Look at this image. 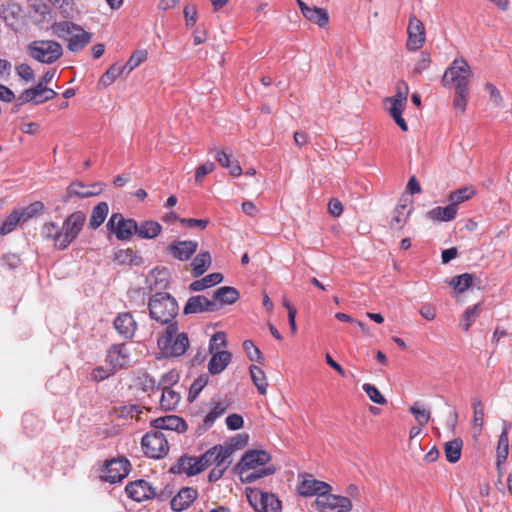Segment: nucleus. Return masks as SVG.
I'll list each match as a JSON object with an SVG mask.
<instances>
[{
    "label": "nucleus",
    "mask_w": 512,
    "mask_h": 512,
    "mask_svg": "<svg viewBox=\"0 0 512 512\" xmlns=\"http://www.w3.org/2000/svg\"><path fill=\"white\" fill-rule=\"evenodd\" d=\"M227 345L226 334L222 331L216 332L210 339L209 350L210 353L214 351H219L221 347H225Z\"/></svg>",
    "instance_id": "bf43d9fd"
},
{
    "label": "nucleus",
    "mask_w": 512,
    "mask_h": 512,
    "mask_svg": "<svg viewBox=\"0 0 512 512\" xmlns=\"http://www.w3.org/2000/svg\"><path fill=\"white\" fill-rule=\"evenodd\" d=\"M473 76V72L464 58L455 59L446 69L442 84L444 87L454 85L455 89H469V83Z\"/></svg>",
    "instance_id": "39448f33"
},
{
    "label": "nucleus",
    "mask_w": 512,
    "mask_h": 512,
    "mask_svg": "<svg viewBox=\"0 0 512 512\" xmlns=\"http://www.w3.org/2000/svg\"><path fill=\"white\" fill-rule=\"evenodd\" d=\"M225 422H226L228 429H230V430L241 429L244 424V420H243L242 416L239 414H236V413L228 415L226 417Z\"/></svg>",
    "instance_id": "338daca9"
},
{
    "label": "nucleus",
    "mask_w": 512,
    "mask_h": 512,
    "mask_svg": "<svg viewBox=\"0 0 512 512\" xmlns=\"http://www.w3.org/2000/svg\"><path fill=\"white\" fill-rule=\"evenodd\" d=\"M211 261V255L208 251L200 252L191 263L193 276L203 275L210 267Z\"/></svg>",
    "instance_id": "f704fd0d"
},
{
    "label": "nucleus",
    "mask_w": 512,
    "mask_h": 512,
    "mask_svg": "<svg viewBox=\"0 0 512 512\" xmlns=\"http://www.w3.org/2000/svg\"><path fill=\"white\" fill-rule=\"evenodd\" d=\"M23 221V217L20 213V210H14L10 213L7 218L3 221L0 226V235L4 236L12 232L16 226Z\"/></svg>",
    "instance_id": "49530a36"
},
{
    "label": "nucleus",
    "mask_w": 512,
    "mask_h": 512,
    "mask_svg": "<svg viewBox=\"0 0 512 512\" xmlns=\"http://www.w3.org/2000/svg\"><path fill=\"white\" fill-rule=\"evenodd\" d=\"M44 204L40 201H35L20 211L23 221H27L44 211Z\"/></svg>",
    "instance_id": "4d7b16f0"
},
{
    "label": "nucleus",
    "mask_w": 512,
    "mask_h": 512,
    "mask_svg": "<svg viewBox=\"0 0 512 512\" xmlns=\"http://www.w3.org/2000/svg\"><path fill=\"white\" fill-rule=\"evenodd\" d=\"M104 187L105 184L102 182L86 185L82 181H74L66 188V194L63 196L62 201L67 203L73 197L84 199L97 196L103 192Z\"/></svg>",
    "instance_id": "9b49d317"
},
{
    "label": "nucleus",
    "mask_w": 512,
    "mask_h": 512,
    "mask_svg": "<svg viewBox=\"0 0 512 512\" xmlns=\"http://www.w3.org/2000/svg\"><path fill=\"white\" fill-rule=\"evenodd\" d=\"M27 51L31 58L44 64L56 62L63 54L62 46L53 40H35L28 45Z\"/></svg>",
    "instance_id": "0eeeda50"
},
{
    "label": "nucleus",
    "mask_w": 512,
    "mask_h": 512,
    "mask_svg": "<svg viewBox=\"0 0 512 512\" xmlns=\"http://www.w3.org/2000/svg\"><path fill=\"white\" fill-rule=\"evenodd\" d=\"M408 93V84L404 80H399L396 84V94L392 97H388V100H393L398 102L399 105L402 104L406 106Z\"/></svg>",
    "instance_id": "603ef678"
},
{
    "label": "nucleus",
    "mask_w": 512,
    "mask_h": 512,
    "mask_svg": "<svg viewBox=\"0 0 512 512\" xmlns=\"http://www.w3.org/2000/svg\"><path fill=\"white\" fill-rule=\"evenodd\" d=\"M314 503L319 512H349L352 509V502L348 497L337 496L330 492L319 495Z\"/></svg>",
    "instance_id": "9d476101"
},
{
    "label": "nucleus",
    "mask_w": 512,
    "mask_h": 512,
    "mask_svg": "<svg viewBox=\"0 0 512 512\" xmlns=\"http://www.w3.org/2000/svg\"><path fill=\"white\" fill-rule=\"evenodd\" d=\"M469 96V89H455L453 106L460 112H465Z\"/></svg>",
    "instance_id": "5fc2aeb1"
},
{
    "label": "nucleus",
    "mask_w": 512,
    "mask_h": 512,
    "mask_svg": "<svg viewBox=\"0 0 512 512\" xmlns=\"http://www.w3.org/2000/svg\"><path fill=\"white\" fill-rule=\"evenodd\" d=\"M51 28L59 38L68 40L67 48L71 52L81 51L92 40L91 33L69 21L55 22Z\"/></svg>",
    "instance_id": "20e7f679"
},
{
    "label": "nucleus",
    "mask_w": 512,
    "mask_h": 512,
    "mask_svg": "<svg viewBox=\"0 0 512 512\" xmlns=\"http://www.w3.org/2000/svg\"><path fill=\"white\" fill-rule=\"evenodd\" d=\"M147 57L148 52L144 49L134 51L128 61L122 65V67L125 68L126 75L142 64Z\"/></svg>",
    "instance_id": "8fccbe9b"
},
{
    "label": "nucleus",
    "mask_w": 512,
    "mask_h": 512,
    "mask_svg": "<svg viewBox=\"0 0 512 512\" xmlns=\"http://www.w3.org/2000/svg\"><path fill=\"white\" fill-rule=\"evenodd\" d=\"M219 310V305L215 300L208 299L204 295H197L190 297L183 309L185 315L197 314L203 312H214Z\"/></svg>",
    "instance_id": "a211bd4d"
},
{
    "label": "nucleus",
    "mask_w": 512,
    "mask_h": 512,
    "mask_svg": "<svg viewBox=\"0 0 512 512\" xmlns=\"http://www.w3.org/2000/svg\"><path fill=\"white\" fill-rule=\"evenodd\" d=\"M198 492L192 487L182 488L177 495H175L171 502V509L176 512H181L187 509L197 498Z\"/></svg>",
    "instance_id": "b1692460"
},
{
    "label": "nucleus",
    "mask_w": 512,
    "mask_h": 512,
    "mask_svg": "<svg viewBox=\"0 0 512 512\" xmlns=\"http://www.w3.org/2000/svg\"><path fill=\"white\" fill-rule=\"evenodd\" d=\"M246 497L256 512H281V502L273 493L258 488H246Z\"/></svg>",
    "instance_id": "6e6552de"
},
{
    "label": "nucleus",
    "mask_w": 512,
    "mask_h": 512,
    "mask_svg": "<svg viewBox=\"0 0 512 512\" xmlns=\"http://www.w3.org/2000/svg\"><path fill=\"white\" fill-rule=\"evenodd\" d=\"M151 425L156 429H164L183 433L187 430L185 420L176 415H167L151 421Z\"/></svg>",
    "instance_id": "5701e85b"
},
{
    "label": "nucleus",
    "mask_w": 512,
    "mask_h": 512,
    "mask_svg": "<svg viewBox=\"0 0 512 512\" xmlns=\"http://www.w3.org/2000/svg\"><path fill=\"white\" fill-rule=\"evenodd\" d=\"M126 74L125 68L122 65L113 64L107 71L101 76L99 84L104 87L110 86L120 75Z\"/></svg>",
    "instance_id": "a18cd8bd"
},
{
    "label": "nucleus",
    "mask_w": 512,
    "mask_h": 512,
    "mask_svg": "<svg viewBox=\"0 0 512 512\" xmlns=\"http://www.w3.org/2000/svg\"><path fill=\"white\" fill-rule=\"evenodd\" d=\"M214 407L211 411L205 416L203 420V425L205 428H210L214 424L215 420L221 417L227 410V405L223 404L220 399L212 401Z\"/></svg>",
    "instance_id": "37998d69"
},
{
    "label": "nucleus",
    "mask_w": 512,
    "mask_h": 512,
    "mask_svg": "<svg viewBox=\"0 0 512 512\" xmlns=\"http://www.w3.org/2000/svg\"><path fill=\"white\" fill-rule=\"evenodd\" d=\"M180 401V394L171 388H163L160 397V406L165 411H171L176 408Z\"/></svg>",
    "instance_id": "e433bc0d"
},
{
    "label": "nucleus",
    "mask_w": 512,
    "mask_h": 512,
    "mask_svg": "<svg viewBox=\"0 0 512 512\" xmlns=\"http://www.w3.org/2000/svg\"><path fill=\"white\" fill-rule=\"evenodd\" d=\"M130 471V462L126 458L111 459L106 462L101 478L111 484L121 482Z\"/></svg>",
    "instance_id": "f8f14e48"
},
{
    "label": "nucleus",
    "mask_w": 512,
    "mask_h": 512,
    "mask_svg": "<svg viewBox=\"0 0 512 512\" xmlns=\"http://www.w3.org/2000/svg\"><path fill=\"white\" fill-rule=\"evenodd\" d=\"M113 325L120 337L125 340L133 339L137 329V323L130 313L124 312L119 314L114 319Z\"/></svg>",
    "instance_id": "412c9836"
},
{
    "label": "nucleus",
    "mask_w": 512,
    "mask_h": 512,
    "mask_svg": "<svg viewBox=\"0 0 512 512\" xmlns=\"http://www.w3.org/2000/svg\"><path fill=\"white\" fill-rule=\"evenodd\" d=\"M125 492L129 498L136 502L153 499L156 495L155 488L144 479L128 483L125 487Z\"/></svg>",
    "instance_id": "2eb2a0df"
},
{
    "label": "nucleus",
    "mask_w": 512,
    "mask_h": 512,
    "mask_svg": "<svg viewBox=\"0 0 512 512\" xmlns=\"http://www.w3.org/2000/svg\"><path fill=\"white\" fill-rule=\"evenodd\" d=\"M248 441V435L247 434H239L235 437H233L229 444L224 445L225 447H230L232 449V454L236 449L243 448Z\"/></svg>",
    "instance_id": "774afa93"
},
{
    "label": "nucleus",
    "mask_w": 512,
    "mask_h": 512,
    "mask_svg": "<svg viewBox=\"0 0 512 512\" xmlns=\"http://www.w3.org/2000/svg\"><path fill=\"white\" fill-rule=\"evenodd\" d=\"M362 389L365 391V393L372 402L379 405H384L387 403L386 398L381 394V392L376 386L369 383H365L363 384Z\"/></svg>",
    "instance_id": "864d4df0"
},
{
    "label": "nucleus",
    "mask_w": 512,
    "mask_h": 512,
    "mask_svg": "<svg viewBox=\"0 0 512 512\" xmlns=\"http://www.w3.org/2000/svg\"><path fill=\"white\" fill-rule=\"evenodd\" d=\"M215 169V164L211 161H207L201 164L195 172V181L201 182L202 179Z\"/></svg>",
    "instance_id": "e2e57ef3"
},
{
    "label": "nucleus",
    "mask_w": 512,
    "mask_h": 512,
    "mask_svg": "<svg viewBox=\"0 0 512 512\" xmlns=\"http://www.w3.org/2000/svg\"><path fill=\"white\" fill-rule=\"evenodd\" d=\"M411 211V205L399 203L394 210V216L391 222V227L402 228L403 224L407 221Z\"/></svg>",
    "instance_id": "79ce46f5"
},
{
    "label": "nucleus",
    "mask_w": 512,
    "mask_h": 512,
    "mask_svg": "<svg viewBox=\"0 0 512 512\" xmlns=\"http://www.w3.org/2000/svg\"><path fill=\"white\" fill-rule=\"evenodd\" d=\"M409 411L420 426L426 425L430 420V411L421 402H415L409 407Z\"/></svg>",
    "instance_id": "de8ad7c7"
},
{
    "label": "nucleus",
    "mask_w": 512,
    "mask_h": 512,
    "mask_svg": "<svg viewBox=\"0 0 512 512\" xmlns=\"http://www.w3.org/2000/svg\"><path fill=\"white\" fill-rule=\"evenodd\" d=\"M251 380L253 384L256 386L259 394L265 395L267 393L268 382L265 375V372L256 365H251L249 367Z\"/></svg>",
    "instance_id": "4c0bfd02"
},
{
    "label": "nucleus",
    "mask_w": 512,
    "mask_h": 512,
    "mask_svg": "<svg viewBox=\"0 0 512 512\" xmlns=\"http://www.w3.org/2000/svg\"><path fill=\"white\" fill-rule=\"evenodd\" d=\"M85 222V213L75 211L64 219L62 226L52 221L44 223L40 234L44 240L52 242L54 249L63 251L77 239Z\"/></svg>",
    "instance_id": "f257e3e1"
},
{
    "label": "nucleus",
    "mask_w": 512,
    "mask_h": 512,
    "mask_svg": "<svg viewBox=\"0 0 512 512\" xmlns=\"http://www.w3.org/2000/svg\"><path fill=\"white\" fill-rule=\"evenodd\" d=\"M384 103L386 105V109L389 112L390 116L393 118L395 123L400 127L402 131L408 130V125L404 118L402 117V113L405 109V105H402L393 100H388V97L385 98Z\"/></svg>",
    "instance_id": "2f4dec72"
},
{
    "label": "nucleus",
    "mask_w": 512,
    "mask_h": 512,
    "mask_svg": "<svg viewBox=\"0 0 512 512\" xmlns=\"http://www.w3.org/2000/svg\"><path fill=\"white\" fill-rule=\"evenodd\" d=\"M146 456L154 459L165 457L169 451L168 440L159 430L147 432L141 440Z\"/></svg>",
    "instance_id": "1a4fd4ad"
},
{
    "label": "nucleus",
    "mask_w": 512,
    "mask_h": 512,
    "mask_svg": "<svg viewBox=\"0 0 512 512\" xmlns=\"http://www.w3.org/2000/svg\"><path fill=\"white\" fill-rule=\"evenodd\" d=\"M476 191L471 186H464L452 191L448 196L450 204H454L455 208L462 202H465L475 195Z\"/></svg>",
    "instance_id": "ea45409f"
},
{
    "label": "nucleus",
    "mask_w": 512,
    "mask_h": 512,
    "mask_svg": "<svg viewBox=\"0 0 512 512\" xmlns=\"http://www.w3.org/2000/svg\"><path fill=\"white\" fill-rule=\"evenodd\" d=\"M509 429L508 427H504L498 440L497 446V465L504 463L507 460L509 454V439H508Z\"/></svg>",
    "instance_id": "a19ab883"
},
{
    "label": "nucleus",
    "mask_w": 512,
    "mask_h": 512,
    "mask_svg": "<svg viewBox=\"0 0 512 512\" xmlns=\"http://www.w3.org/2000/svg\"><path fill=\"white\" fill-rule=\"evenodd\" d=\"M205 470L202 460L199 457L183 455L177 462L170 468L174 474H186L187 476H194Z\"/></svg>",
    "instance_id": "f3484780"
},
{
    "label": "nucleus",
    "mask_w": 512,
    "mask_h": 512,
    "mask_svg": "<svg viewBox=\"0 0 512 512\" xmlns=\"http://www.w3.org/2000/svg\"><path fill=\"white\" fill-rule=\"evenodd\" d=\"M209 153L214 154L216 161L221 167L229 169L231 176L239 177L242 174V168L238 161H231V154H227L225 151L217 149L216 147L210 148Z\"/></svg>",
    "instance_id": "a878e982"
},
{
    "label": "nucleus",
    "mask_w": 512,
    "mask_h": 512,
    "mask_svg": "<svg viewBox=\"0 0 512 512\" xmlns=\"http://www.w3.org/2000/svg\"><path fill=\"white\" fill-rule=\"evenodd\" d=\"M128 358L129 352L125 344L112 345L107 351V362L116 372L127 364Z\"/></svg>",
    "instance_id": "4be33fe9"
},
{
    "label": "nucleus",
    "mask_w": 512,
    "mask_h": 512,
    "mask_svg": "<svg viewBox=\"0 0 512 512\" xmlns=\"http://www.w3.org/2000/svg\"><path fill=\"white\" fill-rule=\"evenodd\" d=\"M157 345L166 357H180L187 351L189 339L186 333L178 332V324L173 322L159 335Z\"/></svg>",
    "instance_id": "f03ea898"
},
{
    "label": "nucleus",
    "mask_w": 512,
    "mask_h": 512,
    "mask_svg": "<svg viewBox=\"0 0 512 512\" xmlns=\"http://www.w3.org/2000/svg\"><path fill=\"white\" fill-rule=\"evenodd\" d=\"M198 242L193 240H177L168 246L169 253L179 261H187L197 251Z\"/></svg>",
    "instance_id": "aec40b11"
},
{
    "label": "nucleus",
    "mask_w": 512,
    "mask_h": 512,
    "mask_svg": "<svg viewBox=\"0 0 512 512\" xmlns=\"http://www.w3.org/2000/svg\"><path fill=\"white\" fill-rule=\"evenodd\" d=\"M271 456L264 450H249L242 456L237 465L239 477L243 483H252L257 480L258 475L250 474V468L267 467Z\"/></svg>",
    "instance_id": "423d86ee"
},
{
    "label": "nucleus",
    "mask_w": 512,
    "mask_h": 512,
    "mask_svg": "<svg viewBox=\"0 0 512 512\" xmlns=\"http://www.w3.org/2000/svg\"><path fill=\"white\" fill-rule=\"evenodd\" d=\"M303 16L310 22L317 24L319 27L326 26L329 21V16L326 10L316 6L306 8Z\"/></svg>",
    "instance_id": "c9c22d12"
},
{
    "label": "nucleus",
    "mask_w": 512,
    "mask_h": 512,
    "mask_svg": "<svg viewBox=\"0 0 512 512\" xmlns=\"http://www.w3.org/2000/svg\"><path fill=\"white\" fill-rule=\"evenodd\" d=\"M1 17L8 27L16 30L22 19L21 7L17 3L6 2L2 6Z\"/></svg>",
    "instance_id": "393cba45"
},
{
    "label": "nucleus",
    "mask_w": 512,
    "mask_h": 512,
    "mask_svg": "<svg viewBox=\"0 0 512 512\" xmlns=\"http://www.w3.org/2000/svg\"><path fill=\"white\" fill-rule=\"evenodd\" d=\"M243 349L251 361L261 363L263 356L261 351L254 345L252 340H245L243 342Z\"/></svg>",
    "instance_id": "13d9d810"
},
{
    "label": "nucleus",
    "mask_w": 512,
    "mask_h": 512,
    "mask_svg": "<svg viewBox=\"0 0 512 512\" xmlns=\"http://www.w3.org/2000/svg\"><path fill=\"white\" fill-rule=\"evenodd\" d=\"M179 222L188 228H195L198 227L200 229H205L207 225L209 224L208 219H194V218H181L179 219Z\"/></svg>",
    "instance_id": "0e129e2a"
},
{
    "label": "nucleus",
    "mask_w": 512,
    "mask_h": 512,
    "mask_svg": "<svg viewBox=\"0 0 512 512\" xmlns=\"http://www.w3.org/2000/svg\"><path fill=\"white\" fill-rule=\"evenodd\" d=\"M458 212V208H455L454 204L447 205L446 207H435L429 210L426 217L436 222H449L455 219Z\"/></svg>",
    "instance_id": "cd10ccee"
},
{
    "label": "nucleus",
    "mask_w": 512,
    "mask_h": 512,
    "mask_svg": "<svg viewBox=\"0 0 512 512\" xmlns=\"http://www.w3.org/2000/svg\"><path fill=\"white\" fill-rule=\"evenodd\" d=\"M148 308L151 319L160 324L173 323L178 313L176 299L166 292L155 293L150 298Z\"/></svg>",
    "instance_id": "7ed1b4c3"
},
{
    "label": "nucleus",
    "mask_w": 512,
    "mask_h": 512,
    "mask_svg": "<svg viewBox=\"0 0 512 512\" xmlns=\"http://www.w3.org/2000/svg\"><path fill=\"white\" fill-rule=\"evenodd\" d=\"M109 212V206L106 202H99L93 209L89 218V227L97 229L105 221Z\"/></svg>",
    "instance_id": "72a5a7b5"
},
{
    "label": "nucleus",
    "mask_w": 512,
    "mask_h": 512,
    "mask_svg": "<svg viewBox=\"0 0 512 512\" xmlns=\"http://www.w3.org/2000/svg\"><path fill=\"white\" fill-rule=\"evenodd\" d=\"M481 311L482 307L480 304H475L474 306L469 307L468 309L465 310L460 321V325L465 332L469 331L470 327L479 317Z\"/></svg>",
    "instance_id": "c03bdc74"
},
{
    "label": "nucleus",
    "mask_w": 512,
    "mask_h": 512,
    "mask_svg": "<svg viewBox=\"0 0 512 512\" xmlns=\"http://www.w3.org/2000/svg\"><path fill=\"white\" fill-rule=\"evenodd\" d=\"M25 103L42 104L43 102V86L37 84L36 86L24 90L17 97V106H22Z\"/></svg>",
    "instance_id": "c756f323"
},
{
    "label": "nucleus",
    "mask_w": 512,
    "mask_h": 512,
    "mask_svg": "<svg viewBox=\"0 0 512 512\" xmlns=\"http://www.w3.org/2000/svg\"><path fill=\"white\" fill-rule=\"evenodd\" d=\"M162 227L157 221L147 220L137 223L136 235L141 239H154L161 233Z\"/></svg>",
    "instance_id": "7c9ffc66"
},
{
    "label": "nucleus",
    "mask_w": 512,
    "mask_h": 512,
    "mask_svg": "<svg viewBox=\"0 0 512 512\" xmlns=\"http://www.w3.org/2000/svg\"><path fill=\"white\" fill-rule=\"evenodd\" d=\"M239 292L236 288L231 286H223L218 288L213 293V300L219 305V309L223 305H231L239 299Z\"/></svg>",
    "instance_id": "c85d7f7f"
},
{
    "label": "nucleus",
    "mask_w": 512,
    "mask_h": 512,
    "mask_svg": "<svg viewBox=\"0 0 512 512\" xmlns=\"http://www.w3.org/2000/svg\"><path fill=\"white\" fill-rule=\"evenodd\" d=\"M209 377L207 374L200 375L194 382L191 384L188 394L189 401H194L203 388L207 385Z\"/></svg>",
    "instance_id": "3c124183"
},
{
    "label": "nucleus",
    "mask_w": 512,
    "mask_h": 512,
    "mask_svg": "<svg viewBox=\"0 0 512 512\" xmlns=\"http://www.w3.org/2000/svg\"><path fill=\"white\" fill-rule=\"evenodd\" d=\"M223 281V275L219 272H214L211 274L206 275L205 277L193 281L189 285V289L191 291H202L207 288L213 287Z\"/></svg>",
    "instance_id": "473e14b6"
},
{
    "label": "nucleus",
    "mask_w": 512,
    "mask_h": 512,
    "mask_svg": "<svg viewBox=\"0 0 512 512\" xmlns=\"http://www.w3.org/2000/svg\"><path fill=\"white\" fill-rule=\"evenodd\" d=\"M408 39L406 47L410 51L421 49L426 41L425 27L421 20L411 16L407 27Z\"/></svg>",
    "instance_id": "4468645a"
},
{
    "label": "nucleus",
    "mask_w": 512,
    "mask_h": 512,
    "mask_svg": "<svg viewBox=\"0 0 512 512\" xmlns=\"http://www.w3.org/2000/svg\"><path fill=\"white\" fill-rule=\"evenodd\" d=\"M331 489L328 483L316 480L311 475L304 476L298 485V493L304 497L313 495L319 497V495H323L325 492H330Z\"/></svg>",
    "instance_id": "6ab92c4d"
},
{
    "label": "nucleus",
    "mask_w": 512,
    "mask_h": 512,
    "mask_svg": "<svg viewBox=\"0 0 512 512\" xmlns=\"http://www.w3.org/2000/svg\"><path fill=\"white\" fill-rule=\"evenodd\" d=\"M232 359L229 351H214L208 363V371L212 375H216L224 371Z\"/></svg>",
    "instance_id": "bb28decb"
},
{
    "label": "nucleus",
    "mask_w": 512,
    "mask_h": 512,
    "mask_svg": "<svg viewBox=\"0 0 512 512\" xmlns=\"http://www.w3.org/2000/svg\"><path fill=\"white\" fill-rule=\"evenodd\" d=\"M473 283V275L470 273H463L455 276L449 282L450 286L454 288L458 293L465 292Z\"/></svg>",
    "instance_id": "09e8293b"
},
{
    "label": "nucleus",
    "mask_w": 512,
    "mask_h": 512,
    "mask_svg": "<svg viewBox=\"0 0 512 512\" xmlns=\"http://www.w3.org/2000/svg\"><path fill=\"white\" fill-rule=\"evenodd\" d=\"M431 64V56L427 52H422L420 54V58L415 64V67L413 69L414 74H421L423 71L429 68Z\"/></svg>",
    "instance_id": "052dcab7"
},
{
    "label": "nucleus",
    "mask_w": 512,
    "mask_h": 512,
    "mask_svg": "<svg viewBox=\"0 0 512 512\" xmlns=\"http://www.w3.org/2000/svg\"><path fill=\"white\" fill-rule=\"evenodd\" d=\"M231 456L232 449L230 447L215 445L207 450L204 454H202L200 458L204 468L206 469L211 465L223 466L225 463L231 462Z\"/></svg>",
    "instance_id": "dca6fc26"
},
{
    "label": "nucleus",
    "mask_w": 512,
    "mask_h": 512,
    "mask_svg": "<svg viewBox=\"0 0 512 512\" xmlns=\"http://www.w3.org/2000/svg\"><path fill=\"white\" fill-rule=\"evenodd\" d=\"M107 227L114 231L119 240H127L136 233L137 222L131 218L125 219L122 214L114 213L111 215Z\"/></svg>",
    "instance_id": "ddd939ff"
},
{
    "label": "nucleus",
    "mask_w": 512,
    "mask_h": 512,
    "mask_svg": "<svg viewBox=\"0 0 512 512\" xmlns=\"http://www.w3.org/2000/svg\"><path fill=\"white\" fill-rule=\"evenodd\" d=\"M16 72L20 78L25 80L26 82H31L34 80L35 75L33 72V69L30 65L26 63H22L18 66H16Z\"/></svg>",
    "instance_id": "680f3d73"
},
{
    "label": "nucleus",
    "mask_w": 512,
    "mask_h": 512,
    "mask_svg": "<svg viewBox=\"0 0 512 512\" xmlns=\"http://www.w3.org/2000/svg\"><path fill=\"white\" fill-rule=\"evenodd\" d=\"M463 442L460 438L448 441L444 446L446 460L450 463H456L461 458Z\"/></svg>",
    "instance_id": "58836bf2"
},
{
    "label": "nucleus",
    "mask_w": 512,
    "mask_h": 512,
    "mask_svg": "<svg viewBox=\"0 0 512 512\" xmlns=\"http://www.w3.org/2000/svg\"><path fill=\"white\" fill-rule=\"evenodd\" d=\"M472 404L474 427H477L479 430H481L484 425V407L482 401L480 399H474Z\"/></svg>",
    "instance_id": "6e6d98bb"
},
{
    "label": "nucleus",
    "mask_w": 512,
    "mask_h": 512,
    "mask_svg": "<svg viewBox=\"0 0 512 512\" xmlns=\"http://www.w3.org/2000/svg\"><path fill=\"white\" fill-rule=\"evenodd\" d=\"M115 373L116 371L110 366L107 368L99 366L93 369L92 378L96 381H102Z\"/></svg>",
    "instance_id": "69168bd1"
}]
</instances>
